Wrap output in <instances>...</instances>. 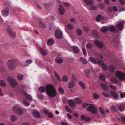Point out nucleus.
Segmentation results:
<instances>
[{
  "mask_svg": "<svg viewBox=\"0 0 125 125\" xmlns=\"http://www.w3.org/2000/svg\"><path fill=\"white\" fill-rule=\"evenodd\" d=\"M59 10L60 14L62 15L65 12L64 9L62 5H60Z\"/></svg>",
  "mask_w": 125,
  "mask_h": 125,
  "instance_id": "4468645a",
  "label": "nucleus"
},
{
  "mask_svg": "<svg viewBox=\"0 0 125 125\" xmlns=\"http://www.w3.org/2000/svg\"><path fill=\"white\" fill-rule=\"evenodd\" d=\"M55 35L57 38L60 39L62 37V33L60 30H56L55 31Z\"/></svg>",
  "mask_w": 125,
  "mask_h": 125,
  "instance_id": "6e6552de",
  "label": "nucleus"
},
{
  "mask_svg": "<svg viewBox=\"0 0 125 125\" xmlns=\"http://www.w3.org/2000/svg\"><path fill=\"white\" fill-rule=\"evenodd\" d=\"M80 60V61L84 64H86L87 63V61L86 59L84 58L83 57H81Z\"/></svg>",
  "mask_w": 125,
  "mask_h": 125,
  "instance_id": "72a5a7b5",
  "label": "nucleus"
},
{
  "mask_svg": "<svg viewBox=\"0 0 125 125\" xmlns=\"http://www.w3.org/2000/svg\"><path fill=\"white\" fill-rule=\"evenodd\" d=\"M65 109L67 112L69 113L71 112V110L69 106L68 105L66 106H65Z\"/></svg>",
  "mask_w": 125,
  "mask_h": 125,
  "instance_id": "49530a36",
  "label": "nucleus"
},
{
  "mask_svg": "<svg viewBox=\"0 0 125 125\" xmlns=\"http://www.w3.org/2000/svg\"><path fill=\"white\" fill-rule=\"evenodd\" d=\"M83 29L86 31H87L89 29V27L87 26H84L83 27Z\"/></svg>",
  "mask_w": 125,
  "mask_h": 125,
  "instance_id": "680f3d73",
  "label": "nucleus"
},
{
  "mask_svg": "<svg viewBox=\"0 0 125 125\" xmlns=\"http://www.w3.org/2000/svg\"><path fill=\"white\" fill-rule=\"evenodd\" d=\"M101 86L103 89L105 90H108L107 86L105 84H102L101 85Z\"/></svg>",
  "mask_w": 125,
  "mask_h": 125,
  "instance_id": "473e14b6",
  "label": "nucleus"
},
{
  "mask_svg": "<svg viewBox=\"0 0 125 125\" xmlns=\"http://www.w3.org/2000/svg\"><path fill=\"white\" fill-rule=\"evenodd\" d=\"M79 83L81 87L83 89H84L85 88V85L81 81H79Z\"/></svg>",
  "mask_w": 125,
  "mask_h": 125,
  "instance_id": "2f4dec72",
  "label": "nucleus"
},
{
  "mask_svg": "<svg viewBox=\"0 0 125 125\" xmlns=\"http://www.w3.org/2000/svg\"><path fill=\"white\" fill-rule=\"evenodd\" d=\"M120 95L121 98L124 97L125 96V93L121 92L120 93Z\"/></svg>",
  "mask_w": 125,
  "mask_h": 125,
  "instance_id": "338daca9",
  "label": "nucleus"
},
{
  "mask_svg": "<svg viewBox=\"0 0 125 125\" xmlns=\"http://www.w3.org/2000/svg\"><path fill=\"white\" fill-rule=\"evenodd\" d=\"M24 95L25 96L26 98L29 100H31L33 99L31 95L27 94L26 93H24Z\"/></svg>",
  "mask_w": 125,
  "mask_h": 125,
  "instance_id": "dca6fc26",
  "label": "nucleus"
},
{
  "mask_svg": "<svg viewBox=\"0 0 125 125\" xmlns=\"http://www.w3.org/2000/svg\"><path fill=\"white\" fill-rule=\"evenodd\" d=\"M111 81L113 83H115L117 82V81L116 78L115 77H113L111 78Z\"/></svg>",
  "mask_w": 125,
  "mask_h": 125,
  "instance_id": "de8ad7c7",
  "label": "nucleus"
},
{
  "mask_svg": "<svg viewBox=\"0 0 125 125\" xmlns=\"http://www.w3.org/2000/svg\"><path fill=\"white\" fill-rule=\"evenodd\" d=\"M100 79L104 81L106 79V78L105 76L102 74H101L99 75Z\"/></svg>",
  "mask_w": 125,
  "mask_h": 125,
  "instance_id": "09e8293b",
  "label": "nucleus"
},
{
  "mask_svg": "<svg viewBox=\"0 0 125 125\" xmlns=\"http://www.w3.org/2000/svg\"><path fill=\"white\" fill-rule=\"evenodd\" d=\"M2 15L4 17L7 16L8 15V9L3 10L1 12Z\"/></svg>",
  "mask_w": 125,
  "mask_h": 125,
  "instance_id": "f3484780",
  "label": "nucleus"
},
{
  "mask_svg": "<svg viewBox=\"0 0 125 125\" xmlns=\"http://www.w3.org/2000/svg\"><path fill=\"white\" fill-rule=\"evenodd\" d=\"M11 120L12 122H14L18 119L17 118L15 115H13L11 116Z\"/></svg>",
  "mask_w": 125,
  "mask_h": 125,
  "instance_id": "e433bc0d",
  "label": "nucleus"
},
{
  "mask_svg": "<svg viewBox=\"0 0 125 125\" xmlns=\"http://www.w3.org/2000/svg\"><path fill=\"white\" fill-rule=\"evenodd\" d=\"M89 61L92 63L94 64H95L97 62L98 63V62L100 60L98 59H95L94 58L91 57L89 58Z\"/></svg>",
  "mask_w": 125,
  "mask_h": 125,
  "instance_id": "ddd939ff",
  "label": "nucleus"
},
{
  "mask_svg": "<svg viewBox=\"0 0 125 125\" xmlns=\"http://www.w3.org/2000/svg\"><path fill=\"white\" fill-rule=\"evenodd\" d=\"M15 62L13 59H10L7 62V64L8 67L10 70H14L16 68V66L13 64Z\"/></svg>",
  "mask_w": 125,
  "mask_h": 125,
  "instance_id": "7ed1b4c3",
  "label": "nucleus"
},
{
  "mask_svg": "<svg viewBox=\"0 0 125 125\" xmlns=\"http://www.w3.org/2000/svg\"><path fill=\"white\" fill-rule=\"evenodd\" d=\"M13 109L18 114H23V110L21 108V105L18 104L13 107Z\"/></svg>",
  "mask_w": 125,
  "mask_h": 125,
  "instance_id": "39448f33",
  "label": "nucleus"
},
{
  "mask_svg": "<svg viewBox=\"0 0 125 125\" xmlns=\"http://www.w3.org/2000/svg\"><path fill=\"white\" fill-rule=\"evenodd\" d=\"M89 105L87 108V110L94 114L96 113L97 112V110L94 105L93 104H89Z\"/></svg>",
  "mask_w": 125,
  "mask_h": 125,
  "instance_id": "423d86ee",
  "label": "nucleus"
},
{
  "mask_svg": "<svg viewBox=\"0 0 125 125\" xmlns=\"http://www.w3.org/2000/svg\"><path fill=\"white\" fill-rule=\"evenodd\" d=\"M98 63L101 65L103 69L106 70L107 69V67L105 64L103 63V60H100L98 62Z\"/></svg>",
  "mask_w": 125,
  "mask_h": 125,
  "instance_id": "9d476101",
  "label": "nucleus"
},
{
  "mask_svg": "<svg viewBox=\"0 0 125 125\" xmlns=\"http://www.w3.org/2000/svg\"><path fill=\"white\" fill-rule=\"evenodd\" d=\"M73 50L74 52L76 53H78L79 52V50L78 47L76 46H74L73 47Z\"/></svg>",
  "mask_w": 125,
  "mask_h": 125,
  "instance_id": "a878e982",
  "label": "nucleus"
},
{
  "mask_svg": "<svg viewBox=\"0 0 125 125\" xmlns=\"http://www.w3.org/2000/svg\"><path fill=\"white\" fill-rule=\"evenodd\" d=\"M84 2L87 5H89L94 3L93 0H84Z\"/></svg>",
  "mask_w": 125,
  "mask_h": 125,
  "instance_id": "bb28decb",
  "label": "nucleus"
},
{
  "mask_svg": "<svg viewBox=\"0 0 125 125\" xmlns=\"http://www.w3.org/2000/svg\"><path fill=\"white\" fill-rule=\"evenodd\" d=\"M118 109L120 111H123L125 110V108L124 106L121 105L118 107Z\"/></svg>",
  "mask_w": 125,
  "mask_h": 125,
  "instance_id": "a19ab883",
  "label": "nucleus"
},
{
  "mask_svg": "<svg viewBox=\"0 0 125 125\" xmlns=\"http://www.w3.org/2000/svg\"><path fill=\"white\" fill-rule=\"evenodd\" d=\"M67 102L70 106L72 108L74 107L75 106V104L73 100H68L67 101Z\"/></svg>",
  "mask_w": 125,
  "mask_h": 125,
  "instance_id": "f8f14e48",
  "label": "nucleus"
},
{
  "mask_svg": "<svg viewBox=\"0 0 125 125\" xmlns=\"http://www.w3.org/2000/svg\"><path fill=\"white\" fill-rule=\"evenodd\" d=\"M108 29H109L110 31L113 32L115 30L114 26L113 25H111L110 26L109 28Z\"/></svg>",
  "mask_w": 125,
  "mask_h": 125,
  "instance_id": "37998d69",
  "label": "nucleus"
},
{
  "mask_svg": "<svg viewBox=\"0 0 125 125\" xmlns=\"http://www.w3.org/2000/svg\"><path fill=\"white\" fill-rule=\"evenodd\" d=\"M23 102L24 105L27 107H28L30 105V104L29 102L26 100H23Z\"/></svg>",
  "mask_w": 125,
  "mask_h": 125,
  "instance_id": "4c0bfd02",
  "label": "nucleus"
},
{
  "mask_svg": "<svg viewBox=\"0 0 125 125\" xmlns=\"http://www.w3.org/2000/svg\"><path fill=\"white\" fill-rule=\"evenodd\" d=\"M40 51L41 54L43 55H46L48 51L46 50H45L41 48H40Z\"/></svg>",
  "mask_w": 125,
  "mask_h": 125,
  "instance_id": "a211bd4d",
  "label": "nucleus"
},
{
  "mask_svg": "<svg viewBox=\"0 0 125 125\" xmlns=\"http://www.w3.org/2000/svg\"><path fill=\"white\" fill-rule=\"evenodd\" d=\"M8 32L10 34V35L13 37L15 35V33H14L13 34V33L10 30Z\"/></svg>",
  "mask_w": 125,
  "mask_h": 125,
  "instance_id": "e2e57ef3",
  "label": "nucleus"
},
{
  "mask_svg": "<svg viewBox=\"0 0 125 125\" xmlns=\"http://www.w3.org/2000/svg\"><path fill=\"white\" fill-rule=\"evenodd\" d=\"M111 109L112 111L114 112L115 111H116V108L115 106L113 105L111 107Z\"/></svg>",
  "mask_w": 125,
  "mask_h": 125,
  "instance_id": "5fc2aeb1",
  "label": "nucleus"
},
{
  "mask_svg": "<svg viewBox=\"0 0 125 125\" xmlns=\"http://www.w3.org/2000/svg\"><path fill=\"white\" fill-rule=\"evenodd\" d=\"M62 80L63 81L66 82L68 81V78L67 76L65 75L62 77Z\"/></svg>",
  "mask_w": 125,
  "mask_h": 125,
  "instance_id": "c03bdc74",
  "label": "nucleus"
},
{
  "mask_svg": "<svg viewBox=\"0 0 125 125\" xmlns=\"http://www.w3.org/2000/svg\"><path fill=\"white\" fill-rule=\"evenodd\" d=\"M33 115L35 118H38L40 116V113L37 111H34L33 112Z\"/></svg>",
  "mask_w": 125,
  "mask_h": 125,
  "instance_id": "412c9836",
  "label": "nucleus"
},
{
  "mask_svg": "<svg viewBox=\"0 0 125 125\" xmlns=\"http://www.w3.org/2000/svg\"><path fill=\"white\" fill-rule=\"evenodd\" d=\"M67 28L69 30H71L73 28V25L70 24H68L67 25Z\"/></svg>",
  "mask_w": 125,
  "mask_h": 125,
  "instance_id": "603ef678",
  "label": "nucleus"
},
{
  "mask_svg": "<svg viewBox=\"0 0 125 125\" xmlns=\"http://www.w3.org/2000/svg\"><path fill=\"white\" fill-rule=\"evenodd\" d=\"M58 90L60 93L63 94L64 93V91L63 89L61 87H59L58 88Z\"/></svg>",
  "mask_w": 125,
  "mask_h": 125,
  "instance_id": "864d4df0",
  "label": "nucleus"
},
{
  "mask_svg": "<svg viewBox=\"0 0 125 125\" xmlns=\"http://www.w3.org/2000/svg\"><path fill=\"white\" fill-rule=\"evenodd\" d=\"M81 119L87 121H89L91 120V118L88 117H85L83 115L81 116Z\"/></svg>",
  "mask_w": 125,
  "mask_h": 125,
  "instance_id": "393cba45",
  "label": "nucleus"
},
{
  "mask_svg": "<svg viewBox=\"0 0 125 125\" xmlns=\"http://www.w3.org/2000/svg\"><path fill=\"white\" fill-rule=\"evenodd\" d=\"M54 43V41L52 39H50L48 40L47 43L48 45L50 46L53 44Z\"/></svg>",
  "mask_w": 125,
  "mask_h": 125,
  "instance_id": "5701e85b",
  "label": "nucleus"
},
{
  "mask_svg": "<svg viewBox=\"0 0 125 125\" xmlns=\"http://www.w3.org/2000/svg\"><path fill=\"white\" fill-rule=\"evenodd\" d=\"M82 51L83 52L84 55L85 56H86V55L87 53H86V50L84 48H83Z\"/></svg>",
  "mask_w": 125,
  "mask_h": 125,
  "instance_id": "052dcab7",
  "label": "nucleus"
},
{
  "mask_svg": "<svg viewBox=\"0 0 125 125\" xmlns=\"http://www.w3.org/2000/svg\"><path fill=\"white\" fill-rule=\"evenodd\" d=\"M7 80L10 85L12 88L15 87L18 85V83L16 81L11 77H8Z\"/></svg>",
  "mask_w": 125,
  "mask_h": 125,
  "instance_id": "f03ea898",
  "label": "nucleus"
},
{
  "mask_svg": "<svg viewBox=\"0 0 125 125\" xmlns=\"http://www.w3.org/2000/svg\"><path fill=\"white\" fill-rule=\"evenodd\" d=\"M100 112L102 114L104 115L106 113H108L109 111L107 110H104L101 107H100L99 108Z\"/></svg>",
  "mask_w": 125,
  "mask_h": 125,
  "instance_id": "4be33fe9",
  "label": "nucleus"
},
{
  "mask_svg": "<svg viewBox=\"0 0 125 125\" xmlns=\"http://www.w3.org/2000/svg\"><path fill=\"white\" fill-rule=\"evenodd\" d=\"M115 75L120 80H125V74L121 71H116Z\"/></svg>",
  "mask_w": 125,
  "mask_h": 125,
  "instance_id": "20e7f679",
  "label": "nucleus"
},
{
  "mask_svg": "<svg viewBox=\"0 0 125 125\" xmlns=\"http://www.w3.org/2000/svg\"><path fill=\"white\" fill-rule=\"evenodd\" d=\"M86 47L87 48L89 49H91L92 48L91 44L89 43L86 44Z\"/></svg>",
  "mask_w": 125,
  "mask_h": 125,
  "instance_id": "13d9d810",
  "label": "nucleus"
},
{
  "mask_svg": "<svg viewBox=\"0 0 125 125\" xmlns=\"http://www.w3.org/2000/svg\"><path fill=\"white\" fill-rule=\"evenodd\" d=\"M84 73L85 75L88 78L90 77V75L89 71L87 70H85L84 71Z\"/></svg>",
  "mask_w": 125,
  "mask_h": 125,
  "instance_id": "cd10ccee",
  "label": "nucleus"
},
{
  "mask_svg": "<svg viewBox=\"0 0 125 125\" xmlns=\"http://www.w3.org/2000/svg\"><path fill=\"white\" fill-rule=\"evenodd\" d=\"M109 86L114 91H116L117 89V87L116 86L110 85Z\"/></svg>",
  "mask_w": 125,
  "mask_h": 125,
  "instance_id": "79ce46f5",
  "label": "nucleus"
},
{
  "mask_svg": "<svg viewBox=\"0 0 125 125\" xmlns=\"http://www.w3.org/2000/svg\"><path fill=\"white\" fill-rule=\"evenodd\" d=\"M108 69L112 73L114 72L115 68L113 65H111L109 66Z\"/></svg>",
  "mask_w": 125,
  "mask_h": 125,
  "instance_id": "b1692460",
  "label": "nucleus"
},
{
  "mask_svg": "<svg viewBox=\"0 0 125 125\" xmlns=\"http://www.w3.org/2000/svg\"><path fill=\"white\" fill-rule=\"evenodd\" d=\"M99 97V95L96 93H94L93 94V97L94 99H98Z\"/></svg>",
  "mask_w": 125,
  "mask_h": 125,
  "instance_id": "7c9ffc66",
  "label": "nucleus"
},
{
  "mask_svg": "<svg viewBox=\"0 0 125 125\" xmlns=\"http://www.w3.org/2000/svg\"><path fill=\"white\" fill-rule=\"evenodd\" d=\"M113 10L115 12H116L117 11V9L116 7L115 6H114L113 7Z\"/></svg>",
  "mask_w": 125,
  "mask_h": 125,
  "instance_id": "69168bd1",
  "label": "nucleus"
},
{
  "mask_svg": "<svg viewBox=\"0 0 125 125\" xmlns=\"http://www.w3.org/2000/svg\"><path fill=\"white\" fill-rule=\"evenodd\" d=\"M94 43L100 48H102L103 47V45L101 42L98 40H95L94 41Z\"/></svg>",
  "mask_w": 125,
  "mask_h": 125,
  "instance_id": "1a4fd4ad",
  "label": "nucleus"
},
{
  "mask_svg": "<svg viewBox=\"0 0 125 125\" xmlns=\"http://www.w3.org/2000/svg\"><path fill=\"white\" fill-rule=\"evenodd\" d=\"M37 96L39 99H42L43 98V96L41 94L38 95Z\"/></svg>",
  "mask_w": 125,
  "mask_h": 125,
  "instance_id": "0e129e2a",
  "label": "nucleus"
},
{
  "mask_svg": "<svg viewBox=\"0 0 125 125\" xmlns=\"http://www.w3.org/2000/svg\"><path fill=\"white\" fill-rule=\"evenodd\" d=\"M110 95L114 98L118 99L119 98V95L117 94L114 91H112L110 93Z\"/></svg>",
  "mask_w": 125,
  "mask_h": 125,
  "instance_id": "9b49d317",
  "label": "nucleus"
},
{
  "mask_svg": "<svg viewBox=\"0 0 125 125\" xmlns=\"http://www.w3.org/2000/svg\"><path fill=\"white\" fill-rule=\"evenodd\" d=\"M55 61L58 63H61L62 62L63 60L61 58L57 57Z\"/></svg>",
  "mask_w": 125,
  "mask_h": 125,
  "instance_id": "c85d7f7f",
  "label": "nucleus"
},
{
  "mask_svg": "<svg viewBox=\"0 0 125 125\" xmlns=\"http://www.w3.org/2000/svg\"><path fill=\"white\" fill-rule=\"evenodd\" d=\"M33 62V61L31 60H26V62L27 63L30 64Z\"/></svg>",
  "mask_w": 125,
  "mask_h": 125,
  "instance_id": "bf43d9fd",
  "label": "nucleus"
},
{
  "mask_svg": "<svg viewBox=\"0 0 125 125\" xmlns=\"http://www.w3.org/2000/svg\"><path fill=\"white\" fill-rule=\"evenodd\" d=\"M77 35L79 36L81 35L82 33V30L79 29H77Z\"/></svg>",
  "mask_w": 125,
  "mask_h": 125,
  "instance_id": "8fccbe9b",
  "label": "nucleus"
},
{
  "mask_svg": "<svg viewBox=\"0 0 125 125\" xmlns=\"http://www.w3.org/2000/svg\"><path fill=\"white\" fill-rule=\"evenodd\" d=\"M125 23V21L121 20L119 22H117L116 25L117 27L120 31H122L123 28V25Z\"/></svg>",
  "mask_w": 125,
  "mask_h": 125,
  "instance_id": "0eeeda50",
  "label": "nucleus"
},
{
  "mask_svg": "<svg viewBox=\"0 0 125 125\" xmlns=\"http://www.w3.org/2000/svg\"><path fill=\"white\" fill-rule=\"evenodd\" d=\"M108 30V27L107 26H103L101 28V30L104 33L107 32Z\"/></svg>",
  "mask_w": 125,
  "mask_h": 125,
  "instance_id": "6ab92c4d",
  "label": "nucleus"
},
{
  "mask_svg": "<svg viewBox=\"0 0 125 125\" xmlns=\"http://www.w3.org/2000/svg\"><path fill=\"white\" fill-rule=\"evenodd\" d=\"M104 5L103 4L101 3L99 4V7L100 9L103 10L104 9Z\"/></svg>",
  "mask_w": 125,
  "mask_h": 125,
  "instance_id": "6e6d98bb",
  "label": "nucleus"
},
{
  "mask_svg": "<svg viewBox=\"0 0 125 125\" xmlns=\"http://www.w3.org/2000/svg\"><path fill=\"white\" fill-rule=\"evenodd\" d=\"M17 78L20 80H22L23 78V75L20 74H18L17 75Z\"/></svg>",
  "mask_w": 125,
  "mask_h": 125,
  "instance_id": "58836bf2",
  "label": "nucleus"
},
{
  "mask_svg": "<svg viewBox=\"0 0 125 125\" xmlns=\"http://www.w3.org/2000/svg\"><path fill=\"white\" fill-rule=\"evenodd\" d=\"M102 19V18L101 16L100 15H99L95 19V20L97 21H99Z\"/></svg>",
  "mask_w": 125,
  "mask_h": 125,
  "instance_id": "4d7b16f0",
  "label": "nucleus"
},
{
  "mask_svg": "<svg viewBox=\"0 0 125 125\" xmlns=\"http://www.w3.org/2000/svg\"><path fill=\"white\" fill-rule=\"evenodd\" d=\"M46 93L48 96L51 97H55L57 94L56 90L52 85L47 84L46 87Z\"/></svg>",
  "mask_w": 125,
  "mask_h": 125,
  "instance_id": "f257e3e1",
  "label": "nucleus"
},
{
  "mask_svg": "<svg viewBox=\"0 0 125 125\" xmlns=\"http://www.w3.org/2000/svg\"><path fill=\"white\" fill-rule=\"evenodd\" d=\"M97 9V7L96 6H92L90 7L88 9L90 10H93L96 9Z\"/></svg>",
  "mask_w": 125,
  "mask_h": 125,
  "instance_id": "ea45409f",
  "label": "nucleus"
},
{
  "mask_svg": "<svg viewBox=\"0 0 125 125\" xmlns=\"http://www.w3.org/2000/svg\"><path fill=\"white\" fill-rule=\"evenodd\" d=\"M74 82L73 81H72L69 82L67 84L68 88H71L73 87L74 86Z\"/></svg>",
  "mask_w": 125,
  "mask_h": 125,
  "instance_id": "aec40b11",
  "label": "nucleus"
},
{
  "mask_svg": "<svg viewBox=\"0 0 125 125\" xmlns=\"http://www.w3.org/2000/svg\"><path fill=\"white\" fill-rule=\"evenodd\" d=\"M38 90L40 92L42 93H43L45 91V88L43 87H41L39 88Z\"/></svg>",
  "mask_w": 125,
  "mask_h": 125,
  "instance_id": "a18cd8bd",
  "label": "nucleus"
},
{
  "mask_svg": "<svg viewBox=\"0 0 125 125\" xmlns=\"http://www.w3.org/2000/svg\"><path fill=\"white\" fill-rule=\"evenodd\" d=\"M5 92V91L4 90L0 88V96H3L4 95Z\"/></svg>",
  "mask_w": 125,
  "mask_h": 125,
  "instance_id": "3c124183",
  "label": "nucleus"
},
{
  "mask_svg": "<svg viewBox=\"0 0 125 125\" xmlns=\"http://www.w3.org/2000/svg\"><path fill=\"white\" fill-rule=\"evenodd\" d=\"M54 75L55 77L57 79V80L58 81H61V79L60 78L59 75H58V74L57 73H56L55 71H54Z\"/></svg>",
  "mask_w": 125,
  "mask_h": 125,
  "instance_id": "c9c22d12",
  "label": "nucleus"
},
{
  "mask_svg": "<svg viewBox=\"0 0 125 125\" xmlns=\"http://www.w3.org/2000/svg\"><path fill=\"white\" fill-rule=\"evenodd\" d=\"M121 118L122 119V121L125 123V117H121Z\"/></svg>",
  "mask_w": 125,
  "mask_h": 125,
  "instance_id": "774afa93",
  "label": "nucleus"
},
{
  "mask_svg": "<svg viewBox=\"0 0 125 125\" xmlns=\"http://www.w3.org/2000/svg\"><path fill=\"white\" fill-rule=\"evenodd\" d=\"M92 34L93 36L95 38H98V32L96 30H93L92 31Z\"/></svg>",
  "mask_w": 125,
  "mask_h": 125,
  "instance_id": "2eb2a0df",
  "label": "nucleus"
},
{
  "mask_svg": "<svg viewBox=\"0 0 125 125\" xmlns=\"http://www.w3.org/2000/svg\"><path fill=\"white\" fill-rule=\"evenodd\" d=\"M76 103L78 104H79L81 103L82 100L80 98L77 97L74 98V99Z\"/></svg>",
  "mask_w": 125,
  "mask_h": 125,
  "instance_id": "c756f323",
  "label": "nucleus"
},
{
  "mask_svg": "<svg viewBox=\"0 0 125 125\" xmlns=\"http://www.w3.org/2000/svg\"><path fill=\"white\" fill-rule=\"evenodd\" d=\"M0 84L2 87H4L6 86V84L4 81L1 80L0 81Z\"/></svg>",
  "mask_w": 125,
  "mask_h": 125,
  "instance_id": "f704fd0d",
  "label": "nucleus"
}]
</instances>
